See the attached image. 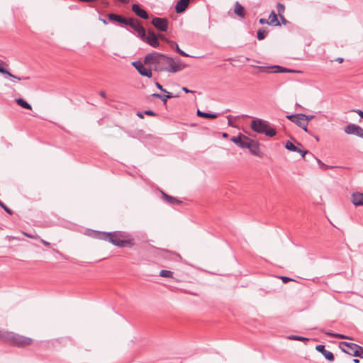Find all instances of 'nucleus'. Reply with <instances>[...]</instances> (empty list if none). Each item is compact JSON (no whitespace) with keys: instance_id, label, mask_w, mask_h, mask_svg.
<instances>
[{"instance_id":"nucleus-1","label":"nucleus","mask_w":363,"mask_h":363,"mask_svg":"<svg viewBox=\"0 0 363 363\" xmlns=\"http://www.w3.org/2000/svg\"><path fill=\"white\" fill-rule=\"evenodd\" d=\"M145 65H151L155 72H177L186 67L179 59L174 60L165 55L152 52L147 54L144 60Z\"/></svg>"},{"instance_id":"nucleus-2","label":"nucleus","mask_w":363,"mask_h":363,"mask_svg":"<svg viewBox=\"0 0 363 363\" xmlns=\"http://www.w3.org/2000/svg\"><path fill=\"white\" fill-rule=\"evenodd\" d=\"M0 339H3L9 342L11 345L19 347L30 345L33 340L30 337H24L12 332L0 333Z\"/></svg>"},{"instance_id":"nucleus-3","label":"nucleus","mask_w":363,"mask_h":363,"mask_svg":"<svg viewBox=\"0 0 363 363\" xmlns=\"http://www.w3.org/2000/svg\"><path fill=\"white\" fill-rule=\"evenodd\" d=\"M109 242L119 247H132L135 244L134 240L130 238V235L121 231L111 233Z\"/></svg>"},{"instance_id":"nucleus-4","label":"nucleus","mask_w":363,"mask_h":363,"mask_svg":"<svg viewBox=\"0 0 363 363\" xmlns=\"http://www.w3.org/2000/svg\"><path fill=\"white\" fill-rule=\"evenodd\" d=\"M252 130L257 133L264 134L268 137H274L277 132L269 126V122L260 118L252 121L250 123Z\"/></svg>"},{"instance_id":"nucleus-5","label":"nucleus","mask_w":363,"mask_h":363,"mask_svg":"<svg viewBox=\"0 0 363 363\" xmlns=\"http://www.w3.org/2000/svg\"><path fill=\"white\" fill-rule=\"evenodd\" d=\"M128 26H129L136 32L137 36L140 40L143 38H145L146 30L138 19L129 18Z\"/></svg>"},{"instance_id":"nucleus-6","label":"nucleus","mask_w":363,"mask_h":363,"mask_svg":"<svg viewBox=\"0 0 363 363\" xmlns=\"http://www.w3.org/2000/svg\"><path fill=\"white\" fill-rule=\"evenodd\" d=\"M244 139L247 140L246 145L247 146H245L244 148H247L250 151V152L255 156H259L260 155V149L259 145L260 143L255 140L250 139L247 136H244Z\"/></svg>"},{"instance_id":"nucleus-7","label":"nucleus","mask_w":363,"mask_h":363,"mask_svg":"<svg viewBox=\"0 0 363 363\" xmlns=\"http://www.w3.org/2000/svg\"><path fill=\"white\" fill-rule=\"evenodd\" d=\"M151 23L160 31L166 32L169 27V21L166 18L153 17Z\"/></svg>"},{"instance_id":"nucleus-8","label":"nucleus","mask_w":363,"mask_h":363,"mask_svg":"<svg viewBox=\"0 0 363 363\" xmlns=\"http://www.w3.org/2000/svg\"><path fill=\"white\" fill-rule=\"evenodd\" d=\"M345 133L348 135H354L361 138L363 133V128L358 125L350 123L345 127Z\"/></svg>"},{"instance_id":"nucleus-9","label":"nucleus","mask_w":363,"mask_h":363,"mask_svg":"<svg viewBox=\"0 0 363 363\" xmlns=\"http://www.w3.org/2000/svg\"><path fill=\"white\" fill-rule=\"evenodd\" d=\"M132 65L138 70V72L144 77L148 78L152 77V73L150 69L146 68L140 61H134Z\"/></svg>"},{"instance_id":"nucleus-10","label":"nucleus","mask_w":363,"mask_h":363,"mask_svg":"<svg viewBox=\"0 0 363 363\" xmlns=\"http://www.w3.org/2000/svg\"><path fill=\"white\" fill-rule=\"evenodd\" d=\"M285 148L291 152H296L300 153L303 158L305 157L306 155H309L310 156H311V157H313V154H312L311 152L298 148L297 146H296L293 143H291L289 140L286 141V143L285 144Z\"/></svg>"},{"instance_id":"nucleus-11","label":"nucleus","mask_w":363,"mask_h":363,"mask_svg":"<svg viewBox=\"0 0 363 363\" xmlns=\"http://www.w3.org/2000/svg\"><path fill=\"white\" fill-rule=\"evenodd\" d=\"M340 348L341 350L348 354H350V350H353L354 348H357L359 350L361 349V346L353 343V342H342L340 343Z\"/></svg>"},{"instance_id":"nucleus-12","label":"nucleus","mask_w":363,"mask_h":363,"mask_svg":"<svg viewBox=\"0 0 363 363\" xmlns=\"http://www.w3.org/2000/svg\"><path fill=\"white\" fill-rule=\"evenodd\" d=\"M132 11L135 13V15L143 19L149 18V14L147 12L143 9L138 4H134L132 5Z\"/></svg>"},{"instance_id":"nucleus-13","label":"nucleus","mask_w":363,"mask_h":363,"mask_svg":"<svg viewBox=\"0 0 363 363\" xmlns=\"http://www.w3.org/2000/svg\"><path fill=\"white\" fill-rule=\"evenodd\" d=\"M315 350L318 352H320L328 361H330V362L334 361L335 357H334L333 354L331 352L325 350V345H318L315 347Z\"/></svg>"},{"instance_id":"nucleus-14","label":"nucleus","mask_w":363,"mask_h":363,"mask_svg":"<svg viewBox=\"0 0 363 363\" xmlns=\"http://www.w3.org/2000/svg\"><path fill=\"white\" fill-rule=\"evenodd\" d=\"M107 17L111 21H116L128 26V18L123 17V16L111 13H108Z\"/></svg>"},{"instance_id":"nucleus-15","label":"nucleus","mask_w":363,"mask_h":363,"mask_svg":"<svg viewBox=\"0 0 363 363\" xmlns=\"http://www.w3.org/2000/svg\"><path fill=\"white\" fill-rule=\"evenodd\" d=\"M244 136L242 133H240L238 136L231 138L230 140L239 147L244 148L245 146H247L245 144L247 140L244 139Z\"/></svg>"},{"instance_id":"nucleus-16","label":"nucleus","mask_w":363,"mask_h":363,"mask_svg":"<svg viewBox=\"0 0 363 363\" xmlns=\"http://www.w3.org/2000/svg\"><path fill=\"white\" fill-rule=\"evenodd\" d=\"M165 93H166V94H163V95L160 94H157V93H154V94H152L151 95V96L154 97V98H157V99H161L164 104H167V101L168 99H171V98H173V97H178L179 96L178 95H173L172 93L169 92L167 91Z\"/></svg>"},{"instance_id":"nucleus-17","label":"nucleus","mask_w":363,"mask_h":363,"mask_svg":"<svg viewBox=\"0 0 363 363\" xmlns=\"http://www.w3.org/2000/svg\"><path fill=\"white\" fill-rule=\"evenodd\" d=\"M141 40L147 43L148 45H150L152 48H158L160 46V43L158 40L157 35L152 36V37H147V35H145V38H142Z\"/></svg>"},{"instance_id":"nucleus-18","label":"nucleus","mask_w":363,"mask_h":363,"mask_svg":"<svg viewBox=\"0 0 363 363\" xmlns=\"http://www.w3.org/2000/svg\"><path fill=\"white\" fill-rule=\"evenodd\" d=\"M352 203L354 206H363V194L357 192L352 195Z\"/></svg>"},{"instance_id":"nucleus-19","label":"nucleus","mask_w":363,"mask_h":363,"mask_svg":"<svg viewBox=\"0 0 363 363\" xmlns=\"http://www.w3.org/2000/svg\"><path fill=\"white\" fill-rule=\"evenodd\" d=\"M234 13L241 18H245V17L244 7L238 1H236L235 4Z\"/></svg>"},{"instance_id":"nucleus-20","label":"nucleus","mask_w":363,"mask_h":363,"mask_svg":"<svg viewBox=\"0 0 363 363\" xmlns=\"http://www.w3.org/2000/svg\"><path fill=\"white\" fill-rule=\"evenodd\" d=\"M162 197L165 199V201L171 204V205H179L182 203V201L178 200L177 198L169 196L164 192H162Z\"/></svg>"},{"instance_id":"nucleus-21","label":"nucleus","mask_w":363,"mask_h":363,"mask_svg":"<svg viewBox=\"0 0 363 363\" xmlns=\"http://www.w3.org/2000/svg\"><path fill=\"white\" fill-rule=\"evenodd\" d=\"M269 25L273 26H280L281 24L279 21L277 19V14L274 11H272L269 16Z\"/></svg>"},{"instance_id":"nucleus-22","label":"nucleus","mask_w":363,"mask_h":363,"mask_svg":"<svg viewBox=\"0 0 363 363\" xmlns=\"http://www.w3.org/2000/svg\"><path fill=\"white\" fill-rule=\"evenodd\" d=\"M260 68L265 69L266 67H260ZM267 68L269 69V67H267ZM271 68L274 69V72H275V73L296 72L295 70L287 69V68H285V67H281L279 65H275L274 67H272Z\"/></svg>"},{"instance_id":"nucleus-23","label":"nucleus","mask_w":363,"mask_h":363,"mask_svg":"<svg viewBox=\"0 0 363 363\" xmlns=\"http://www.w3.org/2000/svg\"><path fill=\"white\" fill-rule=\"evenodd\" d=\"M111 235V233H106V232H101V231H96L95 232V238L101 240H104L106 241L110 240V238Z\"/></svg>"},{"instance_id":"nucleus-24","label":"nucleus","mask_w":363,"mask_h":363,"mask_svg":"<svg viewBox=\"0 0 363 363\" xmlns=\"http://www.w3.org/2000/svg\"><path fill=\"white\" fill-rule=\"evenodd\" d=\"M167 43L170 45V47L174 48L175 50L181 55L184 56V57L189 56L187 53H186L184 51H183L182 50H181L179 48V45H177V43L176 42H174L173 40H167Z\"/></svg>"},{"instance_id":"nucleus-25","label":"nucleus","mask_w":363,"mask_h":363,"mask_svg":"<svg viewBox=\"0 0 363 363\" xmlns=\"http://www.w3.org/2000/svg\"><path fill=\"white\" fill-rule=\"evenodd\" d=\"M196 114L199 117L206 118H216L219 116L218 113H210L201 111V110L198 109Z\"/></svg>"},{"instance_id":"nucleus-26","label":"nucleus","mask_w":363,"mask_h":363,"mask_svg":"<svg viewBox=\"0 0 363 363\" xmlns=\"http://www.w3.org/2000/svg\"><path fill=\"white\" fill-rule=\"evenodd\" d=\"M188 5L189 4L186 2L179 1L175 6V10L177 13H180L184 12L187 8Z\"/></svg>"},{"instance_id":"nucleus-27","label":"nucleus","mask_w":363,"mask_h":363,"mask_svg":"<svg viewBox=\"0 0 363 363\" xmlns=\"http://www.w3.org/2000/svg\"><path fill=\"white\" fill-rule=\"evenodd\" d=\"M162 251L167 255H164L165 257L170 258L171 259L177 260L182 258L181 256L177 252H171L167 250H162Z\"/></svg>"},{"instance_id":"nucleus-28","label":"nucleus","mask_w":363,"mask_h":363,"mask_svg":"<svg viewBox=\"0 0 363 363\" xmlns=\"http://www.w3.org/2000/svg\"><path fill=\"white\" fill-rule=\"evenodd\" d=\"M299 115H301V116H299V117L296 118V119L294 121V123L301 128L302 125H303V124L306 123V122L307 121V119H306V118H304L305 114L299 113Z\"/></svg>"},{"instance_id":"nucleus-29","label":"nucleus","mask_w":363,"mask_h":363,"mask_svg":"<svg viewBox=\"0 0 363 363\" xmlns=\"http://www.w3.org/2000/svg\"><path fill=\"white\" fill-rule=\"evenodd\" d=\"M16 104H17L18 106H21V107H23V108H26V109H29V110H30V109H31V108H32V107H31L30 104H28L27 101H26L23 99H21V98L17 99L16 100Z\"/></svg>"},{"instance_id":"nucleus-30","label":"nucleus","mask_w":363,"mask_h":363,"mask_svg":"<svg viewBox=\"0 0 363 363\" xmlns=\"http://www.w3.org/2000/svg\"><path fill=\"white\" fill-rule=\"evenodd\" d=\"M288 339L292 340L301 341V342H307L309 340L308 338H306V337H304L302 336H299V335H291L288 336Z\"/></svg>"},{"instance_id":"nucleus-31","label":"nucleus","mask_w":363,"mask_h":363,"mask_svg":"<svg viewBox=\"0 0 363 363\" xmlns=\"http://www.w3.org/2000/svg\"><path fill=\"white\" fill-rule=\"evenodd\" d=\"M267 34V31L263 28H260L258 30L257 33V38L259 40H264Z\"/></svg>"},{"instance_id":"nucleus-32","label":"nucleus","mask_w":363,"mask_h":363,"mask_svg":"<svg viewBox=\"0 0 363 363\" xmlns=\"http://www.w3.org/2000/svg\"><path fill=\"white\" fill-rule=\"evenodd\" d=\"M160 276L162 277L170 278V277H172L173 272L172 271H169V270L162 269L160 272Z\"/></svg>"},{"instance_id":"nucleus-33","label":"nucleus","mask_w":363,"mask_h":363,"mask_svg":"<svg viewBox=\"0 0 363 363\" xmlns=\"http://www.w3.org/2000/svg\"><path fill=\"white\" fill-rule=\"evenodd\" d=\"M277 12L279 13V16H282V14L285 11V6H284V5L282 4L281 3H279V2L277 3Z\"/></svg>"},{"instance_id":"nucleus-34","label":"nucleus","mask_w":363,"mask_h":363,"mask_svg":"<svg viewBox=\"0 0 363 363\" xmlns=\"http://www.w3.org/2000/svg\"><path fill=\"white\" fill-rule=\"evenodd\" d=\"M0 206L9 214L12 215L13 213V211L8 208L1 200H0Z\"/></svg>"},{"instance_id":"nucleus-35","label":"nucleus","mask_w":363,"mask_h":363,"mask_svg":"<svg viewBox=\"0 0 363 363\" xmlns=\"http://www.w3.org/2000/svg\"><path fill=\"white\" fill-rule=\"evenodd\" d=\"M350 356L360 357L362 354H360L359 349L354 348L353 350H350Z\"/></svg>"},{"instance_id":"nucleus-36","label":"nucleus","mask_w":363,"mask_h":363,"mask_svg":"<svg viewBox=\"0 0 363 363\" xmlns=\"http://www.w3.org/2000/svg\"><path fill=\"white\" fill-rule=\"evenodd\" d=\"M299 116H300L299 113L287 115L286 118L289 119L290 121L294 123L296 118L299 117Z\"/></svg>"},{"instance_id":"nucleus-37","label":"nucleus","mask_w":363,"mask_h":363,"mask_svg":"<svg viewBox=\"0 0 363 363\" xmlns=\"http://www.w3.org/2000/svg\"><path fill=\"white\" fill-rule=\"evenodd\" d=\"M0 73L5 74L8 76H12V74L6 69L0 66Z\"/></svg>"},{"instance_id":"nucleus-38","label":"nucleus","mask_w":363,"mask_h":363,"mask_svg":"<svg viewBox=\"0 0 363 363\" xmlns=\"http://www.w3.org/2000/svg\"><path fill=\"white\" fill-rule=\"evenodd\" d=\"M9 77H12L13 79H18V81H21V80H28V79H30L29 77H18L15 76L13 74H12V76H9Z\"/></svg>"},{"instance_id":"nucleus-39","label":"nucleus","mask_w":363,"mask_h":363,"mask_svg":"<svg viewBox=\"0 0 363 363\" xmlns=\"http://www.w3.org/2000/svg\"><path fill=\"white\" fill-rule=\"evenodd\" d=\"M144 113L145 115L151 116H157V113L155 112H154L153 111H152V110H146V111H144Z\"/></svg>"},{"instance_id":"nucleus-40","label":"nucleus","mask_w":363,"mask_h":363,"mask_svg":"<svg viewBox=\"0 0 363 363\" xmlns=\"http://www.w3.org/2000/svg\"><path fill=\"white\" fill-rule=\"evenodd\" d=\"M155 86H157V88L158 89H160V91H163V92H167V90L163 88V86L157 82H155Z\"/></svg>"},{"instance_id":"nucleus-41","label":"nucleus","mask_w":363,"mask_h":363,"mask_svg":"<svg viewBox=\"0 0 363 363\" xmlns=\"http://www.w3.org/2000/svg\"><path fill=\"white\" fill-rule=\"evenodd\" d=\"M281 279L284 284H286L289 281H291L292 279L288 277H281Z\"/></svg>"},{"instance_id":"nucleus-42","label":"nucleus","mask_w":363,"mask_h":363,"mask_svg":"<svg viewBox=\"0 0 363 363\" xmlns=\"http://www.w3.org/2000/svg\"><path fill=\"white\" fill-rule=\"evenodd\" d=\"M335 337L339 338V339H350L347 336H345L342 334H339V333H337L336 335H335Z\"/></svg>"},{"instance_id":"nucleus-43","label":"nucleus","mask_w":363,"mask_h":363,"mask_svg":"<svg viewBox=\"0 0 363 363\" xmlns=\"http://www.w3.org/2000/svg\"><path fill=\"white\" fill-rule=\"evenodd\" d=\"M147 34H148V35L147 37H152V36L157 35L152 29H148Z\"/></svg>"},{"instance_id":"nucleus-44","label":"nucleus","mask_w":363,"mask_h":363,"mask_svg":"<svg viewBox=\"0 0 363 363\" xmlns=\"http://www.w3.org/2000/svg\"><path fill=\"white\" fill-rule=\"evenodd\" d=\"M353 111L357 113L362 118H363V111L359 110V109H356V110H354Z\"/></svg>"},{"instance_id":"nucleus-45","label":"nucleus","mask_w":363,"mask_h":363,"mask_svg":"<svg viewBox=\"0 0 363 363\" xmlns=\"http://www.w3.org/2000/svg\"><path fill=\"white\" fill-rule=\"evenodd\" d=\"M157 35V37H158V40H159V39H161V40H164V41H165V42H167V40H168L167 38H166L164 37V35H162V34H158V35Z\"/></svg>"},{"instance_id":"nucleus-46","label":"nucleus","mask_w":363,"mask_h":363,"mask_svg":"<svg viewBox=\"0 0 363 363\" xmlns=\"http://www.w3.org/2000/svg\"><path fill=\"white\" fill-rule=\"evenodd\" d=\"M280 18H281V21L282 22V23L284 25H286V23H289V21L284 18V16L282 15V16H279Z\"/></svg>"},{"instance_id":"nucleus-47","label":"nucleus","mask_w":363,"mask_h":363,"mask_svg":"<svg viewBox=\"0 0 363 363\" xmlns=\"http://www.w3.org/2000/svg\"><path fill=\"white\" fill-rule=\"evenodd\" d=\"M315 116L313 115H306L305 114V117L306 119H307V123H308V121L311 119H313Z\"/></svg>"},{"instance_id":"nucleus-48","label":"nucleus","mask_w":363,"mask_h":363,"mask_svg":"<svg viewBox=\"0 0 363 363\" xmlns=\"http://www.w3.org/2000/svg\"><path fill=\"white\" fill-rule=\"evenodd\" d=\"M259 23L260 24H262V25H263V24H266V23L269 24L268 20H266V19H264V18H260V19L259 20Z\"/></svg>"},{"instance_id":"nucleus-49","label":"nucleus","mask_w":363,"mask_h":363,"mask_svg":"<svg viewBox=\"0 0 363 363\" xmlns=\"http://www.w3.org/2000/svg\"><path fill=\"white\" fill-rule=\"evenodd\" d=\"M315 158L313 155V157H311L309 155H306L305 157L303 158L306 161H310L311 159Z\"/></svg>"},{"instance_id":"nucleus-50","label":"nucleus","mask_w":363,"mask_h":363,"mask_svg":"<svg viewBox=\"0 0 363 363\" xmlns=\"http://www.w3.org/2000/svg\"><path fill=\"white\" fill-rule=\"evenodd\" d=\"M182 90L185 92V93H194V91H192V90H190L189 89H187L186 87L184 86L182 87Z\"/></svg>"},{"instance_id":"nucleus-51","label":"nucleus","mask_w":363,"mask_h":363,"mask_svg":"<svg viewBox=\"0 0 363 363\" xmlns=\"http://www.w3.org/2000/svg\"><path fill=\"white\" fill-rule=\"evenodd\" d=\"M307 125H308V123H307V121L306 122L305 124H303V125H302L301 128L305 131V132H308V128H307Z\"/></svg>"},{"instance_id":"nucleus-52","label":"nucleus","mask_w":363,"mask_h":363,"mask_svg":"<svg viewBox=\"0 0 363 363\" xmlns=\"http://www.w3.org/2000/svg\"><path fill=\"white\" fill-rule=\"evenodd\" d=\"M325 334L327 335L328 336L335 337V335H336L337 333H333L331 332H325Z\"/></svg>"},{"instance_id":"nucleus-53","label":"nucleus","mask_w":363,"mask_h":363,"mask_svg":"<svg viewBox=\"0 0 363 363\" xmlns=\"http://www.w3.org/2000/svg\"><path fill=\"white\" fill-rule=\"evenodd\" d=\"M144 113H142V112H137L136 115L137 116H138L140 118H144Z\"/></svg>"},{"instance_id":"nucleus-54","label":"nucleus","mask_w":363,"mask_h":363,"mask_svg":"<svg viewBox=\"0 0 363 363\" xmlns=\"http://www.w3.org/2000/svg\"><path fill=\"white\" fill-rule=\"evenodd\" d=\"M99 21H101L104 25H107L108 23V21L104 19V18H102L101 17H99Z\"/></svg>"},{"instance_id":"nucleus-55","label":"nucleus","mask_w":363,"mask_h":363,"mask_svg":"<svg viewBox=\"0 0 363 363\" xmlns=\"http://www.w3.org/2000/svg\"><path fill=\"white\" fill-rule=\"evenodd\" d=\"M320 168L323 170H325L328 168V166L325 164L324 163H321Z\"/></svg>"},{"instance_id":"nucleus-56","label":"nucleus","mask_w":363,"mask_h":363,"mask_svg":"<svg viewBox=\"0 0 363 363\" xmlns=\"http://www.w3.org/2000/svg\"><path fill=\"white\" fill-rule=\"evenodd\" d=\"M41 242H42L44 245L48 246V247L50 245V242H47V241H45V240H43V239H41Z\"/></svg>"},{"instance_id":"nucleus-57","label":"nucleus","mask_w":363,"mask_h":363,"mask_svg":"<svg viewBox=\"0 0 363 363\" xmlns=\"http://www.w3.org/2000/svg\"><path fill=\"white\" fill-rule=\"evenodd\" d=\"M99 95H100L101 97H103V98H106V93H105V91H101L99 92Z\"/></svg>"},{"instance_id":"nucleus-58","label":"nucleus","mask_w":363,"mask_h":363,"mask_svg":"<svg viewBox=\"0 0 363 363\" xmlns=\"http://www.w3.org/2000/svg\"><path fill=\"white\" fill-rule=\"evenodd\" d=\"M24 235L28 237V238H34L35 237L30 234H28V233H25Z\"/></svg>"},{"instance_id":"nucleus-59","label":"nucleus","mask_w":363,"mask_h":363,"mask_svg":"<svg viewBox=\"0 0 363 363\" xmlns=\"http://www.w3.org/2000/svg\"><path fill=\"white\" fill-rule=\"evenodd\" d=\"M336 61H337L339 63H341L343 62V58L342 57H338L336 59Z\"/></svg>"},{"instance_id":"nucleus-60","label":"nucleus","mask_w":363,"mask_h":363,"mask_svg":"<svg viewBox=\"0 0 363 363\" xmlns=\"http://www.w3.org/2000/svg\"><path fill=\"white\" fill-rule=\"evenodd\" d=\"M361 349H362V350H359L360 354H362V355H361L360 358H363V347H361Z\"/></svg>"},{"instance_id":"nucleus-61","label":"nucleus","mask_w":363,"mask_h":363,"mask_svg":"<svg viewBox=\"0 0 363 363\" xmlns=\"http://www.w3.org/2000/svg\"><path fill=\"white\" fill-rule=\"evenodd\" d=\"M227 118H228V125H231V119H230V116H228Z\"/></svg>"},{"instance_id":"nucleus-62","label":"nucleus","mask_w":363,"mask_h":363,"mask_svg":"<svg viewBox=\"0 0 363 363\" xmlns=\"http://www.w3.org/2000/svg\"><path fill=\"white\" fill-rule=\"evenodd\" d=\"M352 361L354 363H359V360L358 359H353Z\"/></svg>"},{"instance_id":"nucleus-63","label":"nucleus","mask_w":363,"mask_h":363,"mask_svg":"<svg viewBox=\"0 0 363 363\" xmlns=\"http://www.w3.org/2000/svg\"><path fill=\"white\" fill-rule=\"evenodd\" d=\"M315 159L317 160L318 163L320 165H321V163H323V162H321V160H319V159H318V158H315Z\"/></svg>"},{"instance_id":"nucleus-64","label":"nucleus","mask_w":363,"mask_h":363,"mask_svg":"<svg viewBox=\"0 0 363 363\" xmlns=\"http://www.w3.org/2000/svg\"><path fill=\"white\" fill-rule=\"evenodd\" d=\"M228 133H223V138H227V137H228Z\"/></svg>"}]
</instances>
